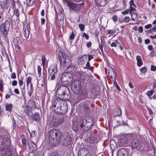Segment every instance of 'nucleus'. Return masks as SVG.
<instances>
[{"mask_svg": "<svg viewBox=\"0 0 156 156\" xmlns=\"http://www.w3.org/2000/svg\"><path fill=\"white\" fill-rule=\"evenodd\" d=\"M115 33V30H108V34H112Z\"/></svg>", "mask_w": 156, "mask_h": 156, "instance_id": "54", "label": "nucleus"}, {"mask_svg": "<svg viewBox=\"0 0 156 156\" xmlns=\"http://www.w3.org/2000/svg\"><path fill=\"white\" fill-rule=\"evenodd\" d=\"M41 66H38L37 67V70H38V74L39 75V76H40V75H41Z\"/></svg>", "mask_w": 156, "mask_h": 156, "instance_id": "50", "label": "nucleus"}, {"mask_svg": "<svg viewBox=\"0 0 156 156\" xmlns=\"http://www.w3.org/2000/svg\"><path fill=\"white\" fill-rule=\"evenodd\" d=\"M16 76L15 73H13L11 75V77L12 79H15L16 78Z\"/></svg>", "mask_w": 156, "mask_h": 156, "instance_id": "58", "label": "nucleus"}, {"mask_svg": "<svg viewBox=\"0 0 156 156\" xmlns=\"http://www.w3.org/2000/svg\"><path fill=\"white\" fill-rule=\"evenodd\" d=\"M0 150L3 151L5 156H11L12 149L10 146V141L6 135L0 138Z\"/></svg>", "mask_w": 156, "mask_h": 156, "instance_id": "3", "label": "nucleus"}, {"mask_svg": "<svg viewBox=\"0 0 156 156\" xmlns=\"http://www.w3.org/2000/svg\"><path fill=\"white\" fill-rule=\"evenodd\" d=\"M30 148L32 151H35L37 149V145L36 144L33 142H31L29 144Z\"/></svg>", "mask_w": 156, "mask_h": 156, "instance_id": "25", "label": "nucleus"}, {"mask_svg": "<svg viewBox=\"0 0 156 156\" xmlns=\"http://www.w3.org/2000/svg\"><path fill=\"white\" fill-rule=\"evenodd\" d=\"M64 120V117L62 116L58 117L53 120L52 125L54 126H57L62 123Z\"/></svg>", "mask_w": 156, "mask_h": 156, "instance_id": "12", "label": "nucleus"}, {"mask_svg": "<svg viewBox=\"0 0 156 156\" xmlns=\"http://www.w3.org/2000/svg\"><path fill=\"white\" fill-rule=\"evenodd\" d=\"M140 70L141 72L143 73H144L147 71V69L146 67H144L140 69Z\"/></svg>", "mask_w": 156, "mask_h": 156, "instance_id": "44", "label": "nucleus"}, {"mask_svg": "<svg viewBox=\"0 0 156 156\" xmlns=\"http://www.w3.org/2000/svg\"><path fill=\"white\" fill-rule=\"evenodd\" d=\"M83 112L85 114H88L90 112V108L88 105H84L83 106Z\"/></svg>", "mask_w": 156, "mask_h": 156, "instance_id": "24", "label": "nucleus"}, {"mask_svg": "<svg viewBox=\"0 0 156 156\" xmlns=\"http://www.w3.org/2000/svg\"><path fill=\"white\" fill-rule=\"evenodd\" d=\"M68 6L72 10L77 11L80 9V5L79 4H77L72 2H67Z\"/></svg>", "mask_w": 156, "mask_h": 156, "instance_id": "10", "label": "nucleus"}, {"mask_svg": "<svg viewBox=\"0 0 156 156\" xmlns=\"http://www.w3.org/2000/svg\"><path fill=\"white\" fill-rule=\"evenodd\" d=\"M131 20L135 21L137 20L138 19V15L137 13L133 12L131 13Z\"/></svg>", "mask_w": 156, "mask_h": 156, "instance_id": "28", "label": "nucleus"}, {"mask_svg": "<svg viewBox=\"0 0 156 156\" xmlns=\"http://www.w3.org/2000/svg\"><path fill=\"white\" fill-rule=\"evenodd\" d=\"M76 36V34L74 33L73 31L71 32V34L69 36V39L71 40H73Z\"/></svg>", "mask_w": 156, "mask_h": 156, "instance_id": "42", "label": "nucleus"}, {"mask_svg": "<svg viewBox=\"0 0 156 156\" xmlns=\"http://www.w3.org/2000/svg\"><path fill=\"white\" fill-rule=\"evenodd\" d=\"M93 124L92 119L90 117L83 118L79 123L80 129L83 132L87 131L92 127Z\"/></svg>", "mask_w": 156, "mask_h": 156, "instance_id": "6", "label": "nucleus"}, {"mask_svg": "<svg viewBox=\"0 0 156 156\" xmlns=\"http://www.w3.org/2000/svg\"><path fill=\"white\" fill-rule=\"evenodd\" d=\"M30 133L31 137L36 136L37 134V132L35 130L32 131L31 133L30 132Z\"/></svg>", "mask_w": 156, "mask_h": 156, "instance_id": "47", "label": "nucleus"}, {"mask_svg": "<svg viewBox=\"0 0 156 156\" xmlns=\"http://www.w3.org/2000/svg\"><path fill=\"white\" fill-rule=\"evenodd\" d=\"M31 117L33 119V120L36 122L39 121L40 119V115L39 113L37 112L32 114Z\"/></svg>", "mask_w": 156, "mask_h": 156, "instance_id": "22", "label": "nucleus"}, {"mask_svg": "<svg viewBox=\"0 0 156 156\" xmlns=\"http://www.w3.org/2000/svg\"><path fill=\"white\" fill-rule=\"evenodd\" d=\"M137 61V65L139 67L140 66L143 64V62L140 56L138 55L136 57Z\"/></svg>", "mask_w": 156, "mask_h": 156, "instance_id": "26", "label": "nucleus"}, {"mask_svg": "<svg viewBox=\"0 0 156 156\" xmlns=\"http://www.w3.org/2000/svg\"><path fill=\"white\" fill-rule=\"evenodd\" d=\"M120 141L122 143L123 142L122 144L123 146L126 145L132 141L131 147L133 149H136L139 150L143 147V137L137 134L132 133L127 135L124 138L121 139Z\"/></svg>", "mask_w": 156, "mask_h": 156, "instance_id": "1", "label": "nucleus"}, {"mask_svg": "<svg viewBox=\"0 0 156 156\" xmlns=\"http://www.w3.org/2000/svg\"><path fill=\"white\" fill-rule=\"evenodd\" d=\"M101 43L99 44V47L102 53V54H103V44L104 42L103 41L102 39L101 38Z\"/></svg>", "mask_w": 156, "mask_h": 156, "instance_id": "35", "label": "nucleus"}, {"mask_svg": "<svg viewBox=\"0 0 156 156\" xmlns=\"http://www.w3.org/2000/svg\"><path fill=\"white\" fill-rule=\"evenodd\" d=\"M112 19L114 22H116L117 21L118 17L117 16L115 15L112 17Z\"/></svg>", "mask_w": 156, "mask_h": 156, "instance_id": "55", "label": "nucleus"}, {"mask_svg": "<svg viewBox=\"0 0 156 156\" xmlns=\"http://www.w3.org/2000/svg\"><path fill=\"white\" fill-rule=\"evenodd\" d=\"M79 27L81 31H84L85 28L84 25L82 24H79Z\"/></svg>", "mask_w": 156, "mask_h": 156, "instance_id": "45", "label": "nucleus"}, {"mask_svg": "<svg viewBox=\"0 0 156 156\" xmlns=\"http://www.w3.org/2000/svg\"><path fill=\"white\" fill-rule=\"evenodd\" d=\"M58 68L56 66L54 65L50 67L48 70L49 77L51 80H54L57 75Z\"/></svg>", "mask_w": 156, "mask_h": 156, "instance_id": "8", "label": "nucleus"}, {"mask_svg": "<svg viewBox=\"0 0 156 156\" xmlns=\"http://www.w3.org/2000/svg\"><path fill=\"white\" fill-rule=\"evenodd\" d=\"M50 137L56 141L58 144L61 143L64 146H67L70 143V139L66 136H62V133L58 130L53 129L49 132Z\"/></svg>", "mask_w": 156, "mask_h": 156, "instance_id": "2", "label": "nucleus"}, {"mask_svg": "<svg viewBox=\"0 0 156 156\" xmlns=\"http://www.w3.org/2000/svg\"><path fill=\"white\" fill-rule=\"evenodd\" d=\"M69 90V89L67 87L61 86L59 87L58 88L57 93H59V94H61L62 93H65Z\"/></svg>", "mask_w": 156, "mask_h": 156, "instance_id": "15", "label": "nucleus"}, {"mask_svg": "<svg viewBox=\"0 0 156 156\" xmlns=\"http://www.w3.org/2000/svg\"><path fill=\"white\" fill-rule=\"evenodd\" d=\"M91 44H92L90 41L87 42L86 44V46L88 48H89L91 47Z\"/></svg>", "mask_w": 156, "mask_h": 156, "instance_id": "64", "label": "nucleus"}, {"mask_svg": "<svg viewBox=\"0 0 156 156\" xmlns=\"http://www.w3.org/2000/svg\"><path fill=\"white\" fill-rule=\"evenodd\" d=\"M78 95V98L80 100H82L86 98L87 97V93L83 89L79 91V92L76 93Z\"/></svg>", "mask_w": 156, "mask_h": 156, "instance_id": "11", "label": "nucleus"}, {"mask_svg": "<svg viewBox=\"0 0 156 156\" xmlns=\"http://www.w3.org/2000/svg\"><path fill=\"white\" fill-rule=\"evenodd\" d=\"M130 19L129 17L126 16L123 18V21L126 23H127L129 22Z\"/></svg>", "mask_w": 156, "mask_h": 156, "instance_id": "41", "label": "nucleus"}, {"mask_svg": "<svg viewBox=\"0 0 156 156\" xmlns=\"http://www.w3.org/2000/svg\"><path fill=\"white\" fill-rule=\"evenodd\" d=\"M94 141L92 137H90L87 140V145L90 148H93L94 149H96V147L94 145Z\"/></svg>", "mask_w": 156, "mask_h": 156, "instance_id": "14", "label": "nucleus"}, {"mask_svg": "<svg viewBox=\"0 0 156 156\" xmlns=\"http://www.w3.org/2000/svg\"><path fill=\"white\" fill-rule=\"evenodd\" d=\"M35 0H27L26 1L27 5L28 6H32Z\"/></svg>", "mask_w": 156, "mask_h": 156, "instance_id": "31", "label": "nucleus"}, {"mask_svg": "<svg viewBox=\"0 0 156 156\" xmlns=\"http://www.w3.org/2000/svg\"><path fill=\"white\" fill-rule=\"evenodd\" d=\"M7 2V0H0V5L3 6V5L6 4Z\"/></svg>", "mask_w": 156, "mask_h": 156, "instance_id": "46", "label": "nucleus"}, {"mask_svg": "<svg viewBox=\"0 0 156 156\" xmlns=\"http://www.w3.org/2000/svg\"><path fill=\"white\" fill-rule=\"evenodd\" d=\"M117 44H119V43L116 40L115 42L112 43L110 44V46L112 47H116L117 45Z\"/></svg>", "mask_w": 156, "mask_h": 156, "instance_id": "38", "label": "nucleus"}, {"mask_svg": "<svg viewBox=\"0 0 156 156\" xmlns=\"http://www.w3.org/2000/svg\"><path fill=\"white\" fill-rule=\"evenodd\" d=\"M154 91L153 90L148 91L147 93V94L149 97H151L153 94Z\"/></svg>", "mask_w": 156, "mask_h": 156, "instance_id": "39", "label": "nucleus"}, {"mask_svg": "<svg viewBox=\"0 0 156 156\" xmlns=\"http://www.w3.org/2000/svg\"><path fill=\"white\" fill-rule=\"evenodd\" d=\"M17 82L16 80H13L12 83V84L13 86H15L17 85Z\"/></svg>", "mask_w": 156, "mask_h": 156, "instance_id": "62", "label": "nucleus"}, {"mask_svg": "<svg viewBox=\"0 0 156 156\" xmlns=\"http://www.w3.org/2000/svg\"><path fill=\"white\" fill-rule=\"evenodd\" d=\"M147 48L150 51L154 50V48H153V46L151 45H149L148 46Z\"/></svg>", "mask_w": 156, "mask_h": 156, "instance_id": "56", "label": "nucleus"}, {"mask_svg": "<svg viewBox=\"0 0 156 156\" xmlns=\"http://www.w3.org/2000/svg\"><path fill=\"white\" fill-rule=\"evenodd\" d=\"M33 90L34 89H30V90L28 92V94L30 96L32 95V93L33 92Z\"/></svg>", "mask_w": 156, "mask_h": 156, "instance_id": "59", "label": "nucleus"}, {"mask_svg": "<svg viewBox=\"0 0 156 156\" xmlns=\"http://www.w3.org/2000/svg\"><path fill=\"white\" fill-rule=\"evenodd\" d=\"M65 93H62L61 94H59V93H57L56 95L57 96V97L59 99V100H62L64 95H65Z\"/></svg>", "mask_w": 156, "mask_h": 156, "instance_id": "36", "label": "nucleus"}, {"mask_svg": "<svg viewBox=\"0 0 156 156\" xmlns=\"http://www.w3.org/2000/svg\"><path fill=\"white\" fill-rule=\"evenodd\" d=\"M87 154H88L90 156H91L90 154H89L88 150L85 148L80 149L78 152V156H85L87 155Z\"/></svg>", "mask_w": 156, "mask_h": 156, "instance_id": "16", "label": "nucleus"}, {"mask_svg": "<svg viewBox=\"0 0 156 156\" xmlns=\"http://www.w3.org/2000/svg\"><path fill=\"white\" fill-rule=\"evenodd\" d=\"M19 83L20 87H21V86L23 85V82L22 80L20 79L19 80Z\"/></svg>", "mask_w": 156, "mask_h": 156, "instance_id": "63", "label": "nucleus"}, {"mask_svg": "<svg viewBox=\"0 0 156 156\" xmlns=\"http://www.w3.org/2000/svg\"><path fill=\"white\" fill-rule=\"evenodd\" d=\"M110 146L111 149L113 150L117 146L116 143L114 140H112L110 142Z\"/></svg>", "mask_w": 156, "mask_h": 156, "instance_id": "27", "label": "nucleus"}, {"mask_svg": "<svg viewBox=\"0 0 156 156\" xmlns=\"http://www.w3.org/2000/svg\"><path fill=\"white\" fill-rule=\"evenodd\" d=\"M32 78L30 77H28L27 80V85L28 86L30 83H31Z\"/></svg>", "mask_w": 156, "mask_h": 156, "instance_id": "37", "label": "nucleus"}, {"mask_svg": "<svg viewBox=\"0 0 156 156\" xmlns=\"http://www.w3.org/2000/svg\"><path fill=\"white\" fill-rule=\"evenodd\" d=\"M23 109L24 112L27 115H31V113H32L31 108L29 107L27 105L23 106Z\"/></svg>", "mask_w": 156, "mask_h": 156, "instance_id": "19", "label": "nucleus"}, {"mask_svg": "<svg viewBox=\"0 0 156 156\" xmlns=\"http://www.w3.org/2000/svg\"><path fill=\"white\" fill-rule=\"evenodd\" d=\"M14 15L16 16L17 17L16 19L19 18V13L18 10L17 9H15L14 11Z\"/></svg>", "mask_w": 156, "mask_h": 156, "instance_id": "33", "label": "nucleus"}, {"mask_svg": "<svg viewBox=\"0 0 156 156\" xmlns=\"http://www.w3.org/2000/svg\"><path fill=\"white\" fill-rule=\"evenodd\" d=\"M0 90L2 92L3 91V85L2 80H0Z\"/></svg>", "mask_w": 156, "mask_h": 156, "instance_id": "43", "label": "nucleus"}, {"mask_svg": "<svg viewBox=\"0 0 156 156\" xmlns=\"http://www.w3.org/2000/svg\"><path fill=\"white\" fill-rule=\"evenodd\" d=\"M53 106L56 108V109H54L55 112L58 113L64 114L66 113L68 110L67 102L63 100L57 99L52 104Z\"/></svg>", "mask_w": 156, "mask_h": 156, "instance_id": "4", "label": "nucleus"}, {"mask_svg": "<svg viewBox=\"0 0 156 156\" xmlns=\"http://www.w3.org/2000/svg\"><path fill=\"white\" fill-rule=\"evenodd\" d=\"M13 42L14 44L16 47L18 49H20L21 48V47H20L18 45L17 39H14L13 40Z\"/></svg>", "mask_w": 156, "mask_h": 156, "instance_id": "32", "label": "nucleus"}, {"mask_svg": "<svg viewBox=\"0 0 156 156\" xmlns=\"http://www.w3.org/2000/svg\"><path fill=\"white\" fill-rule=\"evenodd\" d=\"M5 107L6 111L10 112L12 111V104H7L5 105Z\"/></svg>", "mask_w": 156, "mask_h": 156, "instance_id": "29", "label": "nucleus"}, {"mask_svg": "<svg viewBox=\"0 0 156 156\" xmlns=\"http://www.w3.org/2000/svg\"><path fill=\"white\" fill-rule=\"evenodd\" d=\"M28 105L31 108H32L33 109L36 108V102L34 99H31L30 100L28 101Z\"/></svg>", "mask_w": 156, "mask_h": 156, "instance_id": "20", "label": "nucleus"}, {"mask_svg": "<svg viewBox=\"0 0 156 156\" xmlns=\"http://www.w3.org/2000/svg\"><path fill=\"white\" fill-rule=\"evenodd\" d=\"M151 70L152 71H155L156 70V66L153 65H151Z\"/></svg>", "mask_w": 156, "mask_h": 156, "instance_id": "57", "label": "nucleus"}, {"mask_svg": "<svg viewBox=\"0 0 156 156\" xmlns=\"http://www.w3.org/2000/svg\"><path fill=\"white\" fill-rule=\"evenodd\" d=\"M107 1L108 0H95V2L98 6H102L105 5Z\"/></svg>", "mask_w": 156, "mask_h": 156, "instance_id": "17", "label": "nucleus"}, {"mask_svg": "<svg viewBox=\"0 0 156 156\" xmlns=\"http://www.w3.org/2000/svg\"><path fill=\"white\" fill-rule=\"evenodd\" d=\"M129 11V10L127 9L126 10L122 12V13L123 15L126 14H128Z\"/></svg>", "mask_w": 156, "mask_h": 156, "instance_id": "60", "label": "nucleus"}, {"mask_svg": "<svg viewBox=\"0 0 156 156\" xmlns=\"http://www.w3.org/2000/svg\"><path fill=\"white\" fill-rule=\"evenodd\" d=\"M70 97L71 94L69 90L67 92L65 93L62 100H63L65 101L66 100L68 101L70 98Z\"/></svg>", "mask_w": 156, "mask_h": 156, "instance_id": "21", "label": "nucleus"}, {"mask_svg": "<svg viewBox=\"0 0 156 156\" xmlns=\"http://www.w3.org/2000/svg\"><path fill=\"white\" fill-rule=\"evenodd\" d=\"M83 37H85V38L87 40L89 39V36L88 35L84 33H83Z\"/></svg>", "mask_w": 156, "mask_h": 156, "instance_id": "61", "label": "nucleus"}, {"mask_svg": "<svg viewBox=\"0 0 156 156\" xmlns=\"http://www.w3.org/2000/svg\"><path fill=\"white\" fill-rule=\"evenodd\" d=\"M23 32L25 38L27 39L28 38L30 34V31L28 28L27 27H24Z\"/></svg>", "mask_w": 156, "mask_h": 156, "instance_id": "23", "label": "nucleus"}, {"mask_svg": "<svg viewBox=\"0 0 156 156\" xmlns=\"http://www.w3.org/2000/svg\"><path fill=\"white\" fill-rule=\"evenodd\" d=\"M100 90L98 89H96V88H94L92 90V97L93 98L96 97L98 96L100 94Z\"/></svg>", "mask_w": 156, "mask_h": 156, "instance_id": "18", "label": "nucleus"}, {"mask_svg": "<svg viewBox=\"0 0 156 156\" xmlns=\"http://www.w3.org/2000/svg\"><path fill=\"white\" fill-rule=\"evenodd\" d=\"M86 67L85 68L86 69H90V62H89V61H88L87 62V64H86Z\"/></svg>", "mask_w": 156, "mask_h": 156, "instance_id": "49", "label": "nucleus"}, {"mask_svg": "<svg viewBox=\"0 0 156 156\" xmlns=\"http://www.w3.org/2000/svg\"><path fill=\"white\" fill-rule=\"evenodd\" d=\"M130 6H132L133 7H136V5L134 3V1L133 0H131L129 2Z\"/></svg>", "mask_w": 156, "mask_h": 156, "instance_id": "40", "label": "nucleus"}, {"mask_svg": "<svg viewBox=\"0 0 156 156\" xmlns=\"http://www.w3.org/2000/svg\"><path fill=\"white\" fill-rule=\"evenodd\" d=\"M10 27V23L8 21H6L2 24L0 26V31L2 34L5 37L7 34Z\"/></svg>", "mask_w": 156, "mask_h": 156, "instance_id": "7", "label": "nucleus"}, {"mask_svg": "<svg viewBox=\"0 0 156 156\" xmlns=\"http://www.w3.org/2000/svg\"><path fill=\"white\" fill-rule=\"evenodd\" d=\"M114 114L115 116H120L122 114V111L120 108H117L114 112Z\"/></svg>", "mask_w": 156, "mask_h": 156, "instance_id": "30", "label": "nucleus"}, {"mask_svg": "<svg viewBox=\"0 0 156 156\" xmlns=\"http://www.w3.org/2000/svg\"><path fill=\"white\" fill-rule=\"evenodd\" d=\"M117 155V156H128V151L126 148H121L118 150Z\"/></svg>", "mask_w": 156, "mask_h": 156, "instance_id": "13", "label": "nucleus"}, {"mask_svg": "<svg viewBox=\"0 0 156 156\" xmlns=\"http://www.w3.org/2000/svg\"><path fill=\"white\" fill-rule=\"evenodd\" d=\"M72 88L75 93H78L79 91L82 88H81V83L78 80L74 81L72 85Z\"/></svg>", "mask_w": 156, "mask_h": 156, "instance_id": "9", "label": "nucleus"}, {"mask_svg": "<svg viewBox=\"0 0 156 156\" xmlns=\"http://www.w3.org/2000/svg\"><path fill=\"white\" fill-rule=\"evenodd\" d=\"M22 143L23 146H26L27 144V140L25 138H23L22 139Z\"/></svg>", "mask_w": 156, "mask_h": 156, "instance_id": "48", "label": "nucleus"}, {"mask_svg": "<svg viewBox=\"0 0 156 156\" xmlns=\"http://www.w3.org/2000/svg\"><path fill=\"white\" fill-rule=\"evenodd\" d=\"M43 79L44 80H45L47 79V71H43Z\"/></svg>", "mask_w": 156, "mask_h": 156, "instance_id": "53", "label": "nucleus"}, {"mask_svg": "<svg viewBox=\"0 0 156 156\" xmlns=\"http://www.w3.org/2000/svg\"><path fill=\"white\" fill-rule=\"evenodd\" d=\"M114 86H115L117 90L119 91H121V89L119 86L118 85L115 79H114Z\"/></svg>", "mask_w": 156, "mask_h": 156, "instance_id": "34", "label": "nucleus"}, {"mask_svg": "<svg viewBox=\"0 0 156 156\" xmlns=\"http://www.w3.org/2000/svg\"><path fill=\"white\" fill-rule=\"evenodd\" d=\"M59 58L60 67L63 68L64 69H68L73 66L69 57L64 53L61 52L59 54Z\"/></svg>", "mask_w": 156, "mask_h": 156, "instance_id": "5", "label": "nucleus"}, {"mask_svg": "<svg viewBox=\"0 0 156 156\" xmlns=\"http://www.w3.org/2000/svg\"><path fill=\"white\" fill-rule=\"evenodd\" d=\"M4 8L3 6L0 5V15H2V14Z\"/></svg>", "mask_w": 156, "mask_h": 156, "instance_id": "51", "label": "nucleus"}, {"mask_svg": "<svg viewBox=\"0 0 156 156\" xmlns=\"http://www.w3.org/2000/svg\"><path fill=\"white\" fill-rule=\"evenodd\" d=\"M136 7H133L132 6H130L129 12L130 13H131V12L135 11L136 9H135Z\"/></svg>", "mask_w": 156, "mask_h": 156, "instance_id": "52", "label": "nucleus"}]
</instances>
